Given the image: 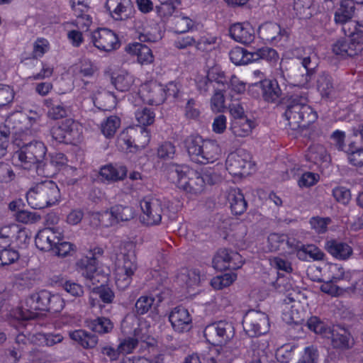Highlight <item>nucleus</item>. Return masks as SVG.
I'll return each instance as SVG.
<instances>
[{
    "label": "nucleus",
    "instance_id": "f257e3e1",
    "mask_svg": "<svg viewBox=\"0 0 363 363\" xmlns=\"http://www.w3.org/2000/svg\"><path fill=\"white\" fill-rule=\"evenodd\" d=\"M308 102L306 94L297 92H291L282 98L281 105L285 107L284 117L291 130H297L309 125L318 118L317 113Z\"/></svg>",
    "mask_w": 363,
    "mask_h": 363
},
{
    "label": "nucleus",
    "instance_id": "f03ea898",
    "mask_svg": "<svg viewBox=\"0 0 363 363\" xmlns=\"http://www.w3.org/2000/svg\"><path fill=\"white\" fill-rule=\"evenodd\" d=\"M167 177L189 197L199 196L205 189L201 174L187 166L172 164L167 169Z\"/></svg>",
    "mask_w": 363,
    "mask_h": 363
},
{
    "label": "nucleus",
    "instance_id": "7ed1b4c3",
    "mask_svg": "<svg viewBox=\"0 0 363 363\" xmlns=\"http://www.w3.org/2000/svg\"><path fill=\"white\" fill-rule=\"evenodd\" d=\"M40 115L30 111L29 115L21 111L10 113L5 123L10 127L14 135L15 142L28 140L39 130Z\"/></svg>",
    "mask_w": 363,
    "mask_h": 363
},
{
    "label": "nucleus",
    "instance_id": "20e7f679",
    "mask_svg": "<svg viewBox=\"0 0 363 363\" xmlns=\"http://www.w3.org/2000/svg\"><path fill=\"white\" fill-rule=\"evenodd\" d=\"M184 145L191 160L196 163H213L220 156L221 150L216 141L190 135L185 139Z\"/></svg>",
    "mask_w": 363,
    "mask_h": 363
},
{
    "label": "nucleus",
    "instance_id": "39448f33",
    "mask_svg": "<svg viewBox=\"0 0 363 363\" xmlns=\"http://www.w3.org/2000/svg\"><path fill=\"white\" fill-rule=\"evenodd\" d=\"M26 199L31 208L42 209L57 203L60 191L56 183L45 180L30 188L26 194Z\"/></svg>",
    "mask_w": 363,
    "mask_h": 363
},
{
    "label": "nucleus",
    "instance_id": "423d86ee",
    "mask_svg": "<svg viewBox=\"0 0 363 363\" xmlns=\"http://www.w3.org/2000/svg\"><path fill=\"white\" fill-rule=\"evenodd\" d=\"M128 249L121 252L117 257L114 276L117 287L120 290L126 289L131 284L133 276L138 269L136 257L132 245Z\"/></svg>",
    "mask_w": 363,
    "mask_h": 363
},
{
    "label": "nucleus",
    "instance_id": "0eeeda50",
    "mask_svg": "<svg viewBox=\"0 0 363 363\" xmlns=\"http://www.w3.org/2000/svg\"><path fill=\"white\" fill-rule=\"evenodd\" d=\"M26 141H21L22 145L20 142H16L17 145L20 146V149L14 153L13 160L16 166L30 169L43 160L47 147L41 141L33 140L28 143H26Z\"/></svg>",
    "mask_w": 363,
    "mask_h": 363
},
{
    "label": "nucleus",
    "instance_id": "6e6552de",
    "mask_svg": "<svg viewBox=\"0 0 363 363\" xmlns=\"http://www.w3.org/2000/svg\"><path fill=\"white\" fill-rule=\"evenodd\" d=\"M199 91H245V84L237 77L233 76L228 82L223 72H220L217 68H212L206 77L196 81Z\"/></svg>",
    "mask_w": 363,
    "mask_h": 363
},
{
    "label": "nucleus",
    "instance_id": "1a4fd4ad",
    "mask_svg": "<svg viewBox=\"0 0 363 363\" xmlns=\"http://www.w3.org/2000/svg\"><path fill=\"white\" fill-rule=\"evenodd\" d=\"M49 291L43 289L27 296L20 307V315L22 319L31 320L38 317L39 312L47 308Z\"/></svg>",
    "mask_w": 363,
    "mask_h": 363
},
{
    "label": "nucleus",
    "instance_id": "9d476101",
    "mask_svg": "<svg viewBox=\"0 0 363 363\" xmlns=\"http://www.w3.org/2000/svg\"><path fill=\"white\" fill-rule=\"evenodd\" d=\"M91 256H84L77 262V270L85 278L89 286L104 281L105 277L97 270L96 255H101L104 250L101 247H95L91 252Z\"/></svg>",
    "mask_w": 363,
    "mask_h": 363
},
{
    "label": "nucleus",
    "instance_id": "9b49d317",
    "mask_svg": "<svg viewBox=\"0 0 363 363\" xmlns=\"http://www.w3.org/2000/svg\"><path fill=\"white\" fill-rule=\"evenodd\" d=\"M275 286L279 292L288 293L286 298L284 299L283 319L288 323H298L301 320L299 312L296 308L299 303L295 302L293 293L291 292V291H294L293 284L285 277H279Z\"/></svg>",
    "mask_w": 363,
    "mask_h": 363
},
{
    "label": "nucleus",
    "instance_id": "f8f14e48",
    "mask_svg": "<svg viewBox=\"0 0 363 363\" xmlns=\"http://www.w3.org/2000/svg\"><path fill=\"white\" fill-rule=\"evenodd\" d=\"M82 130L79 122L67 118L54 125L50 133L52 138L59 143H74L79 140Z\"/></svg>",
    "mask_w": 363,
    "mask_h": 363
},
{
    "label": "nucleus",
    "instance_id": "ddd939ff",
    "mask_svg": "<svg viewBox=\"0 0 363 363\" xmlns=\"http://www.w3.org/2000/svg\"><path fill=\"white\" fill-rule=\"evenodd\" d=\"M206 340L212 345H223L230 341L235 335L232 323L220 320L208 325L203 331Z\"/></svg>",
    "mask_w": 363,
    "mask_h": 363
},
{
    "label": "nucleus",
    "instance_id": "4468645a",
    "mask_svg": "<svg viewBox=\"0 0 363 363\" xmlns=\"http://www.w3.org/2000/svg\"><path fill=\"white\" fill-rule=\"evenodd\" d=\"M243 328L249 337L266 334L269 330L268 315L259 311H250L242 320Z\"/></svg>",
    "mask_w": 363,
    "mask_h": 363
},
{
    "label": "nucleus",
    "instance_id": "2eb2a0df",
    "mask_svg": "<svg viewBox=\"0 0 363 363\" xmlns=\"http://www.w3.org/2000/svg\"><path fill=\"white\" fill-rule=\"evenodd\" d=\"M141 209L140 220L147 225L160 223L163 215L162 201L156 198L147 196L140 202Z\"/></svg>",
    "mask_w": 363,
    "mask_h": 363
},
{
    "label": "nucleus",
    "instance_id": "dca6fc26",
    "mask_svg": "<svg viewBox=\"0 0 363 363\" xmlns=\"http://www.w3.org/2000/svg\"><path fill=\"white\" fill-rule=\"evenodd\" d=\"M226 169L230 174L244 176L254 169L250 155L245 150L230 153L226 160Z\"/></svg>",
    "mask_w": 363,
    "mask_h": 363
},
{
    "label": "nucleus",
    "instance_id": "f3484780",
    "mask_svg": "<svg viewBox=\"0 0 363 363\" xmlns=\"http://www.w3.org/2000/svg\"><path fill=\"white\" fill-rule=\"evenodd\" d=\"M361 38V33H354L337 40L332 47L333 53L342 57H354L361 53L363 51Z\"/></svg>",
    "mask_w": 363,
    "mask_h": 363
},
{
    "label": "nucleus",
    "instance_id": "a211bd4d",
    "mask_svg": "<svg viewBox=\"0 0 363 363\" xmlns=\"http://www.w3.org/2000/svg\"><path fill=\"white\" fill-rule=\"evenodd\" d=\"M91 42L101 51L110 52L119 48L116 34L108 28H98L91 35Z\"/></svg>",
    "mask_w": 363,
    "mask_h": 363
},
{
    "label": "nucleus",
    "instance_id": "6ab92c4d",
    "mask_svg": "<svg viewBox=\"0 0 363 363\" xmlns=\"http://www.w3.org/2000/svg\"><path fill=\"white\" fill-rule=\"evenodd\" d=\"M212 263L216 269L222 271L239 269L242 267L243 260L239 253L228 249H220L214 256Z\"/></svg>",
    "mask_w": 363,
    "mask_h": 363
},
{
    "label": "nucleus",
    "instance_id": "aec40b11",
    "mask_svg": "<svg viewBox=\"0 0 363 363\" xmlns=\"http://www.w3.org/2000/svg\"><path fill=\"white\" fill-rule=\"evenodd\" d=\"M104 8L115 21L127 20L133 11L131 0H106Z\"/></svg>",
    "mask_w": 363,
    "mask_h": 363
},
{
    "label": "nucleus",
    "instance_id": "412c9836",
    "mask_svg": "<svg viewBox=\"0 0 363 363\" xmlns=\"http://www.w3.org/2000/svg\"><path fill=\"white\" fill-rule=\"evenodd\" d=\"M61 240H62V236L60 231L54 228H46L38 233L35 238V243L36 247L42 251L52 252Z\"/></svg>",
    "mask_w": 363,
    "mask_h": 363
},
{
    "label": "nucleus",
    "instance_id": "4be33fe9",
    "mask_svg": "<svg viewBox=\"0 0 363 363\" xmlns=\"http://www.w3.org/2000/svg\"><path fill=\"white\" fill-rule=\"evenodd\" d=\"M172 328L177 333L189 331L192 327V318L189 311L182 306L172 309L169 315Z\"/></svg>",
    "mask_w": 363,
    "mask_h": 363
},
{
    "label": "nucleus",
    "instance_id": "5701e85b",
    "mask_svg": "<svg viewBox=\"0 0 363 363\" xmlns=\"http://www.w3.org/2000/svg\"><path fill=\"white\" fill-rule=\"evenodd\" d=\"M218 347L210 350L208 363H228L240 355V351L236 346L230 345H219Z\"/></svg>",
    "mask_w": 363,
    "mask_h": 363
},
{
    "label": "nucleus",
    "instance_id": "b1692460",
    "mask_svg": "<svg viewBox=\"0 0 363 363\" xmlns=\"http://www.w3.org/2000/svg\"><path fill=\"white\" fill-rule=\"evenodd\" d=\"M134 28L141 42L154 43L161 38L157 26L156 24L150 25L145 18L135 19Z\"/></svg>",
    "mask_w": 363,
    "mask_h": 363
},
{
    "label": "nucleus",
    "instance_id": "393cba45",
    "mask_svg": "<svg viewBox=\"0 0 363 363\" xmlns=\"http://www.w3.org/2000/svg\"><path fill=\"white\" fill-rule=\"evenodd\" d=\"M258 33L262 40L272 44H277L283 38H286V31L274 22H266L262 24L259 27Z\"/></svg>",
    "mask_w": 363,
    "mask_h": 363
},
{
    "label": "nucleus",
    "instance_id": "a878e982",
    "mask_svg": "<svg viewBox=\"0 0 363 363\" xmlns=\"http://www.w3.org/2000/svg\"><path fill=\"white\" fill-rule=\"evenodd\" d=\"M300 60L301 64L306 73L301 72V78L295 81L294 86L300 89H309L308 84L311 77L314 74L318 67V59L315 55H312Z\"/></svg>",
    "mask_w": 363,
    "mask_h": 363
},
{
    "label": "nucleus",
    "instance_id": "bb28decb",
    "mask_svg": "<svg viewBox=\"0 0 363 363\" xmlns=\"http://www.w3.org/2000/svg\"><path fill=\"white\" fill-rule=\"evenodd\" d=\"M229 33L233 39L242 44H250L255 38L254 29L248 23H234L230 27Z\"/></svg>",
    "mask_w": 363,
    "mask_h": 363
},
{
    "label": "nucleus",
    "instance_id": "cd10ccee",
    "mask_svg": "<svg viewBox=\"0 0 363 363\" xmlns=\"http://www.w3.org/2000/svg\"><path fill=\"white\" fill-rule=\"evenodd\" d=\"M325 249L333 257L339 260H346L352 254V248L346 242L337 240H330L325 243Z\"/></svg>",
    "mask_w": 363,
    "mask_h": 363
},
{
    "label": "nucleus",
    "instance_id": "c85d7f7f",
    "mask_svg": "<svg viewBox=\"0 0 363 363\" xmlns=\"http://www.w3.org/2000/svg\"><path fill=\"white\" fill-rule=\"evenodd\" d=\"M255 122L248 117L236 121H230V130L232 134L238 138L249 136L255 128Z\"/></svg>",
    "mask_w": 363,
    "mask_h": 363
},
{
    "label": "nucleus",
    "instance_id": "c756f323",
    "mask_svg": "<svg viewBox=\"0 0 363 363\" xmlns=\"http://www.w3.org/2000/svg\"><path fill=\"white\" fill-rule=\"evenodd\" d=\"M126 51L130 55L137 56L138 62L142 65L150 64L154 59L151 49L140 43L128 45Z\"/></svg>",
    "mask_w": 363,
    "mask_h": 363
},
{
    "label": "nucleus",
    "instance_id": "7c9ffc66",
    "mask_svg": "<svg viewBox=\"0 0 363 363\" xmlns=\"http://www.w3.org/2000/svg\"><path fill=\"white\" fill-rule=\"evenodd\" d=\"M127 175V169L124 166L107 164L101 168L100 176L109 182L123 180Z\"/></svg>",
    "mask_w": 363,
    "mask_h": 363
},
{
    "label": "nucleus",
    "instance_id": "2f4dec72",
    "mask_svg": "<svg viewBox=\"0 0 363 363\" xmlns=\"http://www.w3.org/2000/svg\"><path fill=\"white\" fill-rule=\"evenodd\" d=\"M152 334V328L145 320H140L138 328L134 330V337L138 342L145 343L148 347H153L157 342Z\"/></svg>",
    "mask_w": 363,
    "mask_h": 363
},
{
    "label": "nucleus",
    "instance_id": "473e14b6",
    "mask_svg": "<svg viewBox=\"0 0 363 363\" xmlns=\"http://www.w3.org/2000/svg\"><path fill=\"white\" fill-rule=\"evenodd\" d=\"M355 3L352 0H344L335 13L336 23L345 24L352 19L355 12Z\"/></svg>",
    "mask_w": 363,
    "mask_h": 363
},
{
    "label": "nucleus",
    "instance_id": "72a5a7b5",
    "mask_svg": "<svg viewBox=\"0 0 363 363\" xmlns=\"http://www.w3.org/2000/svg\"><path fill=\"white\" fill-rule=\"evenodd\" d=\"M162 301L160 295L157 296V300L152 295L141 296L135 302V312L138 315H144L152 308H156Z\"/></svg>",
    "mask_w": 363,
    "mask_h": 363
},
{
    "label": "nucleus",
    "instance_id": "f704fd0d",
    "mask_svg": "<svg viewBox=\"0 0 363 363\" xmlns=\"http://www.w3.org/2000/svg\"><path fill=\"white\" fill-rule=\"evenodd\" d=\"M70 338L84 348H94L98 343V337L84 330L69 333Z\"/></svg>",
    "mask_w": 363,
    "mask_h": 363
},
{
    "label": "nucleus",
    "instance_id": "c9c22d12",
    "mask_svg": "<svg viewBox=\"0 0 363 363\" xmlns=\"http://www.w3.org/2000/svg\"><path fill=\"white\" fill-rule=\"evenodd\" d=\"M228 200L232 212L236 215L242 214L247 209V202L240 189H230L228 192Z\"/></svg>",
    "mask_w": 363,
    "mask_h": 363
},
{
    "label": "nucleus",
    "instance_id": "e433bc0d",
    "mask_svg": "<svg viewBox=\"0 0 363 363\" xmlns=\"http://www.w3.org/2000/svg\"><path fill=\"white\" fill-rule=\"evenodd\" d=\"M306 158L308 161L319 164L329 162L330 155L328 154L323 145L320 144H313L309 147L306 154Z\"/></svg>",
    "mask_w": 363,
    "mask_h": 363
},
{
    "label": "nucleus",
    "instance_id": "4c0bfd02",
    "mask_svg": "<svg viewBox=\"0 0 363 363\" xmlns=\"http://www.w3.org/2000/svg\"><path fill=\"white\" fill-rule=\"evenodd\" d=\"M177 279L178 281L184 284L187 288H194L199 285L201 275L197 269H184L179 274Z\"/></svg>",
    "mask_w": 363,
    "mask_h": 363
},
{
    "label": "nucleus",
    "instance_id": "58836bf2",
    "mask_svg": "<svg viewBox=\"0 0 363 363\" xmlns=\"http://www.w3.org/2000/svg\"><path fill=\"white\" fill-rule=\"evenodd\" d=\"M267 345L259 341H253L248 351L247 363H264L267 359Z\"/></svg>",
    "mask_w": 363,
    "mask_h": 363
},
{
    "label": "nucleus",
    "instance_id": "ea45409f",
    "mask_svg": "<svg viewBox=\"0 0 363 363\" xmlns=\"http://www.w3.org/2000/svg\"><path fill=\"white\" fill-rule=\"evenodd\" d=\"M293 9L298 18H310L315 11L313 0H294Z\"/></svg>",
    "mask_w": 363,
    "mask_h": 363
},
{
    "label": "nucleus",
    "instance_id": "a19ab883",
    "mask_svg": "<svg viewBox=\"0 0 363 363\" xmlns=\"http://www.w3.org/2000/svg\"><path fill=\"white\" fill-rule=\"evenodd\" d=\"M297 257L299 259L307 261L322 260L324 258V253L314 245H307L301 246L297 250Z\"/></svg>",
    "mask_w": 363,
    "mask_h": 363
},
{
    "label": "nucleus",
    "instance_id": "79ce46f5",
    "mask_svg": "<svg viewBox=\"0 0 363 363\" xmlns=\"http://www.w3.org/2000/svg\"><path fill=\"white\" fill-rule=\"evenodd\" d=\"M230 61L235 65H245L253 62L252 52H247L245 49L236 47L229 52Z\"/></svg>",
    "mask_w": 363,
    "mask_h": 363
},
{
    "label": "nucleus",
    "instance_id": "37998d69",
    "mask_svg": "<svg viewBox=\"0 0 363 363\" xmlns=\"http://www.w3.org/2000/svg\"><path fill=\"white\" fill-rule=\"evenodd\" d=\"M234 96L228 92V95H224L223 92H215L211 100V107L213 112H223L228 108V101H233Z\"/></svg>",
    "mask_w": 363,
    "mask_h": 363
},
{
    "label": "nucleus",
    "instance_id": "c03bdc74",
    "mask_svg": "<svg viewBox=\"0 0 363 363\" xmlns=\"http://www.w3.org/2000/svg\"><path fill=\"white\" fill-rule=\"evenodd\" d=\"M330 337L335 348L345 350L349 349L352 345L351 335L347 331L342 330V333H338L331 330Z\"/></svg>",
    "mask_w": 363,
    "mask_h": 363
},
{
    "label": "nucleus",
    "instance_id": "a18cd8bd",
    "mask_svg": "<svg viewBox=\"0 0 363 363\" xmlns=\"http://www.w3.org/2000/svg\"><path fill=\"white\" fill-rule=\"evenodd\" d=\"M88 327L91 330L99 334L110 333L113 328V323L105 317H99L88 323Z\"/></svg>",
    "mask_w": 363,
    "mask_h": 363
},
{
    "label": "nucleus",
    "instance_id": "49530a36",
    "mask_svg": "<svg viewBox=\"0 0 363 363\" xmlns=\"http://www.w3.org/2000/svg\"><path fill=\"white\" fill-rule=\"evenodd\" d=\"M0 235H3L13 240H18L21 238H23L25 240L27 238L26 232L16 223H11L1 227Z\"/></svg>",
    "mask_w": 363,
    "mask_h": 363
},
{
    "label": "nucleus",
    "instance_id": "de8ad7c7",
    "mask_svg": "<svg viewBox=\"0 0 363 363\" xmlns=\"http://www.w3.org/2000/svg\"><path fill=\"white\" fill-rule=\"evenodd\" d=\"M111 209L116 224L121 221L130 220L134 217V211L130 206L118 204L112 206Z\"/></svg>",
    "mask_w": 363,
    "mask_h": 363
},
{
    "label": "nucleus",
    "instance_id": "09e8293b",
    "mask_svg": "<svg viewBox=\"0 0 363 363\" xmlns=\"http://www.w3.org/2000/svg\"><path fill=\"white\" fill-rule=\"evenodd\" d=\"M164 92H133L132 97H138L147 104L158 106L164 101Z\"/></svg>",
    "mask_w": 363,
    "mask_h": 363
},
{
    "label": "nucleus",
    "instance_id": "8fccbe9b",
    "mask_svg": "<svg viewBox=\"0 0 363 363\" xmlns=\"http://www.w3.org/2000/svg\"><path fill=\"white\" fill-rule=\"evenodd\" d=\"M91 220L96 225L110 227L116 225L111 209L103 212H94L91 214Z\"/></svg>",
    "mask_w": 363,
    "mask_h": 363
},
{
    "label": "nucleus",
    "instance_id": "3c124183",
    "mask_svg": "<svg viewBox=\"0 0 363 363\" xmlns=\"http://www.w3.org/2000/svg\"><path fill=\"white\" fill-rule=\"evenodd\" d=\"M308 328L315 333L320 334L323 337H330L331 329L325 323L316 316L311 317L307 322Z\"/></svg>",
    "mask_w": 363,
    "mask_h": 363
},
{
    "label": "nucleus",
    "instance_id": "603ef678",
    "mask_svg": "<svg viewBox=\"0 0 363 363\" xmlns=\"http://www.w3.org/2000/svg\"><path fill=\"white\" fill-rule=\"evenodd\" d=\"M121 120L116 116H111L107 118L101 125V130L102 133L106 138L113 137L116 130L119 128Z\"/></svg>",
    "mask_w": 363,
    "mask_h": 363
},
{
    "label": "nucleus",
    "instance_id": "864d4df0",
    "mask_svg": "<svg viewBox=\"0 0 363 363\" xmlns=\"http://www.w3.org/2000/svg\"><path fill=\"white\" fill-rule=\"evenodd\" d=\"M237 279L235 273H225L217 276L211 281V285L216 290H220L231 285Z\"/></svg>",
    "mask_w": 363,
    "mask_h": 363
},
{
    "label": "nucleus",
    "instance_id": "5fc2aeb1",
    "mask_svg": "<svg viewBox=\"0 0 363 363\" xmlns=\"http://www.w3.org/2000/svg\"><path fill=\"white\" fill-rule=\"evenodd\" d=\"M47 302L48 304L45 311L52 313L60 312L65 305L64 298L60 294H52L50 291H49V298Z\"/></svg>",
    "mask_w": 363,
    "mask_h": 363
},
{
    "label": "nucleus",
    "instance_id": "6e6d98bb",
    "mask_svg": "<svg viewBox=\"0 0 363 363\" xmlns=\"http://www.w3.org/2000/svg\"><path fill=\"white\" fill-rule=\"evenodd\" d=\"M16 220L25 224H33L38 222L41 216L36 212L27 210L18 211L15 214Z\"/></svg>",
    "mask_w": 363,
    "mask_h": 363
},
{
    "label": "nucleus",
    "instance_id": "4d7b16f0",
    "mask_svg": "<svg viewBox=\"0 0 363 363\" xmlns=\"http://www.w3.org/2000/svg\"><path fill=\"white\" fill-rule=\"evenodd\" d=\"M319 179L320 176L318 174L306 172L298 177L297 184L300 188H308L315 185Z\"/></svg>",
    "mask_w": 363,
    "mask_h": 363
},
{
    "label": "nucleus",
    "instance_id": "13d9d810",
    "mask_svg": "<svg viewBox=\"0 0 363 363\" xmlns=\"http://www.w3.org/2000/svg\"><path fill=\"white\" fill-rule=\"evenodd\" d=\"M174 23L175 32L179 33L189 31L194 25V21L191 18L184 16L174 17Z\"/></svg>",
    "mask_w": 363,
    "mask_h": 363
},
{
    "label": "nucleus",
    "instance_id": "bf43d9fd",
    "mask_svg": "<svg viewBox=\"0 0 363 363\" xmlns=\"http://www.w3.org/2000/svg\"><path fill=\"white\" fill-rule=\"evenodd\" d=\"M45 104L48 107H50L48 115L52 119L57 120L66 116L67 114V108L61 104H54L50 99L45 101Z\"/></svg>",
    "mask_w": 363,
    "mask_h": 363
},
{
    "label": "nucleus",
    "instance_id": "052dcab7",
    "mask_svg": "<svg viewBox=\"0 0 363 363\" xmlns=\"http://www.w3.org/2000/svg\"><path fill=\"white\" fill-rule=\"evenodd\" d=\"M253 62L259 59L265 60L268 62L274 61L277 59L278 55L274 49L270 48H262L255 52H252Z\"/></svg>",
    "mask_w": 363,
    "mask_h": 363
},
{
    "label": "nucleus",
    "instance_id": "680f3d73",
    "mask_svg": "<svg viewBox=\"0 0 363 363\" xmlns=\"http://www.w3.org/2000/svg\"><path fill=\"white\" fill-rule=\"evenodd\" d=\"M155 114L150 108H143L135 112V118L141 125H150L155 121Z\"/></svg>",
    "mask_w": 363,
    "mask_h": 363
},
{
    "label": "nucleus",
    "instance_id": "e2e57ef3",
    "mask_svg": "<svg viewBox=\"0 0 363 363\" xmlns=\"http://www.w3.org/2000/svg\"><path fill=\"white\" fill-rule=\"evenodd\" d=\"M91 294L98 295L105 303H112L115 297L113 291L110 288L102 285L94 288Z\"/></svg>",
    "mask_w": 363,
    "mask_h": 363
},
{
    "label": "nucleus",
    "instance_id": "0e129e2a",
    "mask_svg": "<svg viewBox=\"0 0 363 363\" xmlns=\"http://www.w3.org/2000/svg\"><path fill=\"white\" fill-rule=\"evenodd\" d=\"M318 352L313 346L305 347L303 353L299 358L298 363H317Z\"/></svg>",
    "mask_w": 363,
    "mask_h": 363
},
{
    "label": "nucleus",
    "instance_id": "69168bd1",
    "mask_svg": "<svg viewBox=\"0 0 363 363\" xmlns=\"http://www.w3.org/2000/svg\"><path fill=\"white\" fill-rule=\"evenodd\" d=\"M333 196L335 199L343 204L347 205L351 199L350 191L345 186H337L333 190Z\"/></svg>",
    "mask_w": 363,
    "mask_h": 363
},
{
    "label": "nucleus",
    "instance_id": "338daca9",
    "mask_svg": "<svg viewBox=\"0 0 363 363\" xmlns=\"http://www.w3.org/2000/svg\"><path fill=\"white\" fill-rule=\"evenodd\" d=\"M19 258L18 252L12 249H3L0 250V264L8 265L17 261Z\"/></svg>",
    "mask_w": 363,
    "mask_h": 363
},
{
    "label": "nucleus",
    "instance_id": "774afa93",
    "mask_svg": "<svg viewBox=\"0 0 363 363\" xmlns=\"http://www.w3.org/2000/svg\"><path fill=\"white\" fill-rule=\"evenodd\" d=\"M37 338L48 347H52L57 343L61 342L63 340L62 335L60 333H39L37 336Z\"/></svg>",
    "mask_w": 363,
    "mask_h": 363
}]
</instances>
